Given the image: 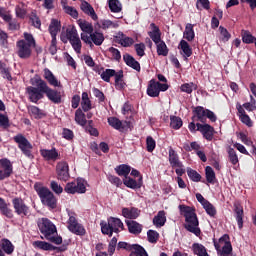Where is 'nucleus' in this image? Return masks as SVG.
Listing matches in <instances>:
<instances>
[{
  "instance_id": "nucleus-47",
  "label": "nucleus",
  "mask_w": 256,
  "mask_h": 256,
  "mask_svg": "<svg viewBox=\"0 0 256 256\" xmlns=\"http://www.w3.org/2000/svg\"><path fill=\"white\" fill-rule=\"evenodd\" d=\"M61 29V22L59 20L53 19L49 26V33L51 37H57V33Z\"/></svg>"
},
{
  "instance_id": "nucleus-29",
  "label": "nucleus",
  "mask_w": 256,
  "mask_h": 256,
  "mask_svg": "<svg viewBox=\"0 0 256 256\" xmlns=\"http://www.w3.org/2000/svg\"><path fill=\"white\" fill-rule=\"evenodd\" d=\"M2 19L5 23H8L9 31H18V29H20V25L17 23V20L13 19V16L10 13L2 15Z\"/></svg>"
},
{
  "instance_id": "nucleus-28",
  "label": "nucleus",
  "mask_w": 256,
  "mask_h": 256,
  "mask_svg": "<svg viewBox=\"0 0 256 256\" xmlns=\"http://www.w3.org/2000/svg\"><path fill=\"white\" fill-rule=\"evenodd\" d=\"M122 215L125 219H137L141 215V210L135 207L123 208Z\"/></svg>"
},
{
  "instance_id": "nucleus-63",
  "label": "nucleus",
  "mask_w": 256,
  "mask_h": 256,
  "mask_svg": "<svg viewBox=\"0 0 256 256\" xmlns=\"http://www.w3.org/2000/svg\"><path fill=\"white\" fill-rule=\"evenodd\" d=\"M67 39L70 43L79 39V33H77V29L72 28L71 30H67Z\"/></svg>"
},
{
  "instance_id": "nucleus-14",
  "label": "nucleus",
  "mask_w": 256,
  "mask_h": 256,
  "mask_svg": "<svg viewBox=\"0 0 256 256\" xmlns=\"http://www.w3.org/2000/svg\"><path fill=\"white\" fill-rule=\"evenodd\" d=\"M56 175L59 181H69V164L66 161H60L56 165Z\"/></svg>"
},
{
  "instance_id": "nucleus-6",
  "label": "nucleus",
  "mask_w": 256,
  "mask_h": 256,
  "mask_svg": "<svg viewBox=\"0 0 256 256\" xmlns=\"http://www.w3.org/2000/svg\"><path fill=\"white\" fill-rule=\"evenodd\" d=\"M100 227L103 235H108V237H113V233H120V231H125V225H123L121 219L115 217L108 218V223L101 222Z\"/></svg>"
},
{
  "instance_id": "nucleus-3",
  "label": "nucleus",
  "mask_w": 256,
  "mask_h": 256,
  "mask_svg": "<svg viewBox=\"0 0 256 256\" xmlns=\"http://www.w3.org/2000/svg\"><path fill=\"white\" fill-rule=\"evenodd\" d=\"M37 226L42 235H44L47 241L55 243V245H61L63 243V238L57 235V226L48 218H39L37 221Z\"/></svg>"
},
{
  "instance_id": "nucleus-19",
  "label": "nucleus",
  "mask_w": 256,
  "mask_h": 256,
  "mask_svg": "<svg viewBox=\"0 0 256 256\" xmlns=\"http://www.w3.org/2000/svg\"><path fill=\"white\" fill-rule=\"evenodd\" d=\"M80 9L85 15L91 17L93 21H97V19H99L97 13L95 12V9L93 8V6H91V4H89V2L82 0L80 4Z\"/></svg>"
},
{
  "instance_id": "nucleus-11",
  "label": "nucleus",
  "mask_w": 256,
  "mask_h": 256,
  "mask_svg": "<svg viewBox=\"0 0 256 256\" xmlns=\"http://www.w3.org/2000/svg\"><path fill=\"white\" fill-rule=\"evenodd\" d=\"M167 89H169V84H163L157 82L155 79H151L148 83L146 93L148 97H159L161 91L165 92Z\"/></svg>"
},
{
  "instance_id": "nucleus-40",
  "label": "nucleus",
  "mask_w": 256,
  "mask_h": 256,
  "mask_svg": "<svg viewBox=\"0 0 256 256\" xmlns=\"http://www.w3.org/2000/svg\"><path fill=\"white\" fill-rule=\"evenodd\" d=\"M194 255L197 256H209V253H207V248L203 246V244L194 243L191 247Z\"/></svg>"
},
{
  "instance_id": "nucleus-9",
  "label": "nucleus",
  "mask_w": 256,
  "mask_h": 256,
  "mask_svg": "<svg viewBox=\"0 0 256 256\" xmlns=\"http://www.w3.org/2000/svg\"><path fill=\"white\" fill-rule=\"evenodd\" d=\"M193 113L194 117H196L197 121H200V123H206L207 119H209L212 123L217 121V115H215V112L205 109L203 106L195 107Z\"/></svg>"
},
{
  "instance_id": "nucleus-25",
  "label": "nucleus",
  "mask_w": 256,
  "mask_h": 256,
  "mask_svg": "<svg viewBox=\"0 0 256 256\" xmlns=\"http://www.w3.org/2000/svg\"><path fill=\"white\" fill-rule=\"evenodd\" d=\"M115 39H116V43H119V45H121L122 47H131V45L135 43V40L133 38L128 37L122 32L118 33Z\"/></svg>"
},
{
  "instance_id": "nucleus-24",
  "label": "nucleus",
  "mask_w": 256,
  "mask_h": 256,
  "mask_svg": "<svg viewBox=\"0 0 256 256\" xmlns=\"http://www.w3.org/2000/svg\"><path fill=\"white\" fill-rule=\"evenodd\" d=\"M123 183L129 189H141L143 187V177L140 176L138 181L131 177H126Z\"/></svg>"
},
{
  "instance_id": "nucleus-57",
  "label": "nucleus",
  "mask_w": 256,
  "mask_h": 256,
  "mask_svg": "<svg viewBox=\"0 0 256 256\" xmlns=\"http://www.w3.org/2000/svg\"><path fill=\"white\" fill-rule=\"evenodd\" d=\"M203 208L205 209L207 215H209L210 217H215V215H217V209H215V206H213L211 202H206L203 205Z\"/></svg>"
},
{
  "instance_id": "nucleus-34",
  "label": "nucleus",
  "mask_w": 256,
  "mask_h": 256,
  "mask_svg": "<svg viewBox=\"0 0 256 256\" xmlns=\"http://www.w3.org/2000/svg\"><path fill=\"white\" fill-rule=\"evenodd\" d=\"M128 249L131 251L130 256H149L145 248L139 244H133Z\"/></svg>"
},
{
  "instance_id": "nucleus-64",
  "label": "nucleus",
  "mask_w": 256,
  "mask_h": 256,
  "mask_svg": "<svg viewBox=\"0 0 256 256\" xmlns=\"http://www.w3.org/2000/svg\"><path fill=\"white\" fill-rule=\"evenodd\" d=\"M50 188L56 195H61V193H63V188L57 181H51Z\"/></svg>"
},
{
  "instance_id": "nucleus-1",
  "label": "nucleus",
  "mask_w": 256,
  "mask_h": 256,
  "mask_svg": "<svg viewBox=\"0 0 256 256\" xmlns=\"http://www.w3.org/2000/svg\"><path fill=\"white\" fill-rule=\"evenodd\" d=\"M31 85L26 88V93L31 103H39L46 95L47 99L55 105H61L63 103V95L61 92L49 87L45 80L36 76L30 80Z\"/></svg>"
},
{
  "instance_id": "nucleus-55",
  "label": "nucleus",
  "mask_w": 256,
  "mask_h": 256,
  "mask_svg": "<svg viewBox=\"0 0 256 256\" xmlns=\"http://www.w3.org/2000/svg\"><path fill=\"white\" fill-rule=\"evenodd\" d=\"M242 41L243 43H246L247 45H251V43H255L256 38L252 35L249 31H243L242 33Z\"/></svg>"
},
{
  "instance_id": "nucleus-36",
  "label": "nucleus",
  "mask_w": 256,
  "mask_h": 256,
  "mask_svg": "<svg viewBox=\"0 0 256 256\" xmlns=\"http://www.w3.org/2000/svg\"><path fill=\"white\" fill-rule=\"evenodd\" d=\"M61 4L63 11L64 13H66V15H69L70 17H72V19H79V12L77 11V9H75V7L67 5V2H62Z\"/></svg>"
},
{
  "instance_id": "nucleus-43",
  "label": "nucleus",
  "mask_w": 256,
  "mask_h": 256,
  "mask_svg": "<svg viewBox=\"0 0 256 256\" xmlns=\"http://www.w3.org/2000/svg\"><path fill=\"white\" fill-rule=\"evenodd\" d=\"M75 122L81 127H85V125H87V118H85V113H83L81 108H78L75 111Z\"/></svg>"
},
{
  "instance_id": "nucleus-5",
  "label": "nucleus",
  "mask_w": 256,
  "mask_h": 256,
  "mask_svg": "<svg viewBox=\"0 0 256 256\" xmlns=\"http://www.w3.org/2000/svg\"><path fill=\"white\" fill-rule=\"evenodd\" d=\"M24 39L17 41L16 47L18 49L17 55L20 59H29L31 57V47H36L35 38L33 34L24 32Z\"/></svg>"
},
{
  "instance_id": "nucleus-49",
  "label": "nucleus",
  "mask_w": 256,
  "mask_h": 256,
  "mask_svg": "<svg viewBox=\"0 0 256 256\" xmlns=\"http://www.w3.org/2000/svg\"><path fill=\"white\" fill-rule=\"evenodd\" d=\"M109 9L112 13H121L123 6L119 0H109Z\"/></svg>"
},
{
  "instance_id": "nucleus-42",
  "label": "nucleus",
  "mask_w": 256,
  "mask_h": 256,
  "mask_svg": "<svg viewBox=\"0 0 256 256\" xmlns=\"http://www.w3.org/2000/svg\"><path fill=\"white\" fill-rule=\"evenodd\" d=\"M115 87L118 91H121L127 87V84L123 80V70L118 71L115 76Z\"/></svg>"
},
{
  "instance_id": "nucleus-27",
  "label": "nucleus",
  "mask_w": 256,
  "mask_h": 256,
  "mask_svg": "<svg viewBox=\"0 0 256 256\" xmlns=\"http://www.w3.org/2000/svg\"><path fill=\"white\" fill-rule=\"evenodd\" d=\"M178 49H181L182 51V55L185 59V61H187V59H189V57H191V55H193V49L191 48V46L189 45V43L185 40H181L179 45H178Z\"/></svg>"
},
{
  "instance_id": "nucleus-15",
  "label": "nucleus",
  "mask_w": 256,
  "mask_h": 256,
  "mask_svg": "<svg viewBox=\"0 0 256 256\" xmlns=\"http://www.w3.org/2000/svg\"><path fill=\"white\" fill-rule=\"evenodd\" d=\"M197 131L202 134V137L206 139V141H211L213 137H215V128L207 123L204 124L197 123Z\"/></svg>"
},
{
  "instance_id": "nucleus-22",
  "label": "nucleus",
  "mask_w": 256,
  "mask_h": 256,
  "mask_svg": "<svg viewBox=\"0 0 256 256\" xmlns=\"http://www.w3.org/2000/svg\"><path fill=\"white\" fill-rule=\"evenodd\" d=\"M40 155L46 161H57V159H59V152H57V149H55V148H52L50 150L42 149V150H40Z\"/></svg>"
},
{
  "instance_id": "nucleus-23",
  "label": "nucleus",
  "mask_w": 256,
  "mask_h": 256,
  "mask_svg": "<svg viewBox=\"0 0 256 256\" xmlns=\"http://www.w3.org/2000/svg\"><path fill=\"white\" fill-rule=\"evenodd\" d=\"M243 206L239 203L234 204V217L237 221L238 228L243 229V217H244Z\"/></svg>"
},
{
  "instance_id": "nucleus-10",
  "label": "nucleus",
  "mask_w": 256,
  "mask_h": 256,
  "mask_svg": "<svg viewBox=\"0 0 256 256\" xmlns=\"http://www.w3.org/2000/svg\"><path fill=\"white\" fill-rule=\"evenodd\" d=\"M68 215H69V219L67 221V225H68L67 229L70 231V233L83 237V235L87 233V231L85 230V226H83V224L77 221V217H75V213L71 212Z\"/></svg>"
},
{
  "instance_id": "nucleus-7",
  "label": "nucleus",
  "mask_w": 256,
  "mask_h": 256,
  "mask_svg": "<svg viewBox=\"0 0 256 256\" xmlns=\"http://www.w3.org/2000/svg\"><path fill=\"white\" fill-rule=\"evenodd\" d=\"M80 37L83 43L89 45V47H93V45H96V47H101V45L105 43V34L99 30H94L89 35L86 33H81Z\"/></svg>"
},
{
  "instance_id": "nucleus-45",
  "label": "nucleus",
  "mask_w": 256,
  "mask_h": 256,
  "mask_svg": "<svg viewBox=\"0 0 256 256\" xmlns=\"http://www.w3.org/2000/svg\"><path fill=\"white\" fill-rule=\"evenodd\" d=\"M117 71L115 69H105L101 73L100 77L105 83H111V77H116Z\"/></svg>"
},
{
  "instance_id": "nucleus-8",
  "label": "nucleus",
  "mask_w": 256,
  "mask_h": 256,
  "mask_svg": "<svg viewBox=\"0 0 256 256\" xmlns=\"http://www.w3.org/2000/svg\"><path fill=\"white\" fill-rule=\"evenodd\" d=\"M13 139L25 157L28 159H35V156L33 155V144H31V142H29V140L23 134H17L13 137Z\"/></svg>"
},
{
  "instance_id": "nucleus-16",
  "label": "nucleus",
  "mask_w": 256,
  "mask_h": 256,
  "mask_svg": "<svg viewBox=\"0 0 256 256\" xmlns=\"http://www.w3.org/2000/svg\"><path fill=\"white\" fill-rule=\"evenodd\" d=\"M0 165V181H3L13 174V164H11L9 159L4 158L0 160Z\"/></svg>"
},
{
  "instance_id": "nucleus-61",
  "label": "nucleus",
  "mask_w": 256,
  "mask_h": 256,
  "mask_svg": "<svg viewBox=\"0 0 256 256\" xmlns=\"http://www.w3.org/2000/svg\"><path fill=\"white\" fill-rule=\"evenodd\" d=\"M147 239L149 243H157V241H159V232L155 230H148Z\"/></svg>"
},
{
  "instance_id": "nucleus-58",
  "label": "nucleus",
  "mask_w": 256,
  "mask_h": 256,
  "mask_svg": "<svg viewBox=\"0 0 256 256\" xmlns=\"http://www.w3.org/2000/svg\"><path fill=\"white\" fill-rule=\"evenodd\" d=\"M15 13L16 17H19V19H25V16L27 15V9L25 8V5H17L15 8Z\"/></svg>"
},
{
  "instance_id": "nucleus-4",
  "label": "nucleus",
  "mask_w": 256,
  "mask_h": 256,
  "mask_svg": "<svg viewBox=\"0 0 256 256\" xmlns=\"http://www.w3.org/2000/svg\"><path fill=\"white\" fill-rule=\"evenodd\" d=\"M34 190L40 198L42 205H45L48 209H57V197H55V194H53L49 188L43 186V184L39 182H36L34 184Z\"/></svg>"
},
{
  "instance_id": "nucleus-50",
  "label": "nucleus",
  "mask_w": 256,
  "mask_h": 256,
  "mask_svg": "<svg viewBox=\"0 0 256 256\" xmlns=\"http://www.w3.org/2000/svg\"><path fill=\"white\" fill-rule=\"evenodd\" d=\"M184 39L193 41L195 39V30H193V24H187L184 31Z\"/></svg>"
},
{
  "instance_id": "nucleus-26",
  "label": "nucleus",
  "mask_w": 256,
  "mask_h": 256,
  "mask_svg": "<svg viewBox=\"0 0 256 256\" xmlns=\"http://www.w3.org/2000/svg\"><path fill=\"white\" fill-rule=\"evenodd\" d=\"M123 59L128 67H131L134 71H141V64H139V61L135 60L133 56L130 54H124Z\"/></svg>"
},
{
  "instance_id": "nucleus-46",
  "label": "nucleus",
  "mask_w": 256,
  "mask_h": 256,
  "mask_svg": "<svg viewBox=\"0 0 256 256\" xmlns=\"http://www.w3.org/2000/svg\"><path fill=\"white\" fill-rule=\"evenodd\" d=\"M205 177H206L207 183H210L211 185H215V181L217 177L215 176V171L211 166H206Z\"/></svg>"
},
{
  "instance_id": "nucleus-13",
  "label": "nucleus",
  "mask_w": 256,
  "mask_h": 256,
  "mask_svg": "<svg viewBox=\"0 0 256 256\" xmlns=\"http://www.w3.org/2000/svg\"><path fill=\"white\" fill-rule=\"evenodd\" d=\"M12 205L14 208V213L19 215V217H29L31 211L29 210V206L25 204V200L20 197H15L12 200Z\"/></svg>"
},
{
  "instance_id": "nucleus-54",
  "label": "nucleus",
  "mask_w": 256,
  "mask_h": 256,
  "mask_svg": "<svg viewBox=\"0 0 256 256\" xmlns=\"http://www.w3.org/2000/svg\"><path fill=\"white\" fill-rule=\"evenodd\" d=\"M228 160L232 165H237L239 163V156H237L235 149H228Z\"/></svg>"
},
{
  "instance_id": "nucleus-37",
  "label": "nucleus",
  "mask_w": 256,
  "mask_h": 256,
  "mask_svg": "<svg viewBox=\"0 0 256 256\" xmlns=\"http://www.w3.org/2000/svg\"><path fill=\"white\" fill-rule=\"evenodd\" d=\"M156 45V51L157 55L162 57H167L169 55V48L167 47V44L165 41L160 40L158 43H155Z\"/></svg>"
},
{
  "instance_id": "nucleus-33",
  "label": "nucleus",
  "mask_w": 256,
  "mask_h": 256,
  "mask_svg": "<svg viewBox=\"0 0 256 256\" xmlns=\"http://www.w3.org/2000/svg\"><path fill=\"white\" fill-rule=\"evenodd\" d=\"M169 163L171 167H183V163L179 161V155L173 148H169Z\"/></svg>"
},
{
  "instance_id": "nucleus-18",
  "label": "nucleus",
  "mask_w": 256,
  "mask_h": 256,
  "mask_svg": "<svg viewBox=\"0 0 256 256\" xmlns=\"http://www.w3.org/2000/svg\"><path fill=\"white\" fill-rule=\"evenodd\" d=\"M94 27L95 29H102L103 31H107V29H117L119 27V23L109 19H102L95 23Z\"/></svg>"
},
{
  "instance_id": "nucleus-30",
  "label": "nucleus",
  "mask_w": 256,
  "mask_h": 256,
  "mask_svg": "<svg viewBox=\"0 0 256 256\" xmlns=\"http://www.w3.org/2000/svg\"><path fill=\"white\" fill-rule=\"evenodd\" d=\"M150 27L152 31L148 32V35L153 43H158L161 41V30L159 29V26H156L155 23H151Z\"/></svg>"
},
{
  "instance_id": "nucleus-39",
  "label": "nucleus",
  "mask_w": 256,
  "mask_h": 256,
  "mask_svg": "<svg viewBox=\"0 0 256 256\" xmlns=\"http://www.w3.org/2000/svg\"><path fill=\"white\" fill-rule=\"evenodd\" d=\"M0 212L8 219H13V210L7 207V202L3 198H0Z\"/></svg>"
},
{
  "instance_id": "nucleus-12",
  "label": "nucleus",
  "mask_w": 256,
  "mask_h": 256,
  "mask_svg": "<svg viewBox=\"0 0 256 256\" xmlns=\"http://www.w3.org/2000/svg\"><path fill=\"white\" fill-rule=\"evenodd\" d=\"M65 193L75 195V193H86L87 187L85 186L84 179H77V181L68 182L64 188Z\"/></svg>"
},
{
  "instance_id": "nucleus-17",
  "label": "nucleus",
  "mask_w": 256,
  "mask_h": 256,
  "mask_svg": "<svg viewBox=\"0 0 256 256\" xmlns=\"http://www.w3.org/2000/svg\"><path fill=\"white\" fill-rule=\"evenodd\" d=\"M219 243H224L222 250H220L221 256H229L233 253V246L231 245V241H229V236L227 234L220 237Z\"/></svg>"
},
{
  "instance_id": "nucleus-44",
  "label": "nucleus",
  "mask_w": 256,
  "mask_h": 256,
  "mask_svg": "<svg viewBox=\"0 0 256 256\" xmlns=\"http://www.w3.org/2000/svg\"><path fill=\"white\" fill-rule=\"evenodd\" d=\"M81 107L85 113L92 109L91 100L89 99V94L87 92L82 93Z\"/></svg>"
},
{
  "instance_id": "nucleus-52",
  "label": "nucleus",
  "mask_w": 256,
  "mask_h": 256,
  "mask_svg": "<svg viewBox=\"0 0 256 256\" xmlns=\"http://www.w3.org/2000/svg\"><path fill=\"white\" fill-rule=\"evenodd\" d=\"M170 127L172 129H181L183 127V120L179 116H171L170 117Z\"/></svg>"
},
{
  "instance_id": "nucleus-60",
  "label": "nucleus",
  "mask_w": 256,
  "mask_h": 256,
  "mask_svg": "<svg viewBox=\"0 0 256 256\" xmlns=\"http://www.w3.org/2000/svg\"><path fill=\"white\" fill-rule=\"evenodd\" d=\"M157 146V143L155 142V139L153 137L148 136L146 138V149L148 153H153L155 151V147Z\"/></svg>"
},
{
  "instance_id": "nucleus-31",
  "label": "nucleus",
  "mask_w": 256,
  "mask_h": 256,
  "mask_svg": "<svg viewBox=\"0 0 256 256\" xmlns=\"http://www.w3.org/2000/svg\"><path fill=\"white\" fill-rule=\"evenodd\" d=\"M77 23L82 33H85L86 35H89L95 31V29L93 28V24L87 20L79 19L77 20Z\"/></svg>"
},
{
  "instance_id": "nucleus-20",
  "label": "nucleus",
  "mask_w": 256,
  "mask_h": 256,
  "mask_svg": "<svg viewBox=\"0 0 256 256\" xmlns=\"http://www.w3.org/2000/svg\"><path fill=\"white\" fill-rule=\"evenodd\" d=\"M43 77L51 87H61V81L55 77V74L49 68L44 69Z\"/></svg>"
},
{
  "instance_id": "nucleus-32",
  "label": "nucleus",
  "mask_w": 256,
  "mask_h": 256,
  "mask_svg": "<svg viewBox=\"0 0 256 256\" xmlns=\"http://www.w3.org/2000/svg\"><path fill=\"white\" fill-rule=\"evenodd\" d=\"M0 247H1L0 249H2V252L6 253V255H13V251H15V246L7 238H3L1 240Z\"/></svg>"
},
{
  "instance_id": "nucleus-56",
  "label": "nucleus",
  "mask_w": 256,
  "mask_h": 256,
  "mask_svg": "<svg viewBox=\"0 0 256 256\" xmlns=\"http://www.w3.org/2000/svg\"><path fill=\"white\" fill-rule=\"evenodd\" d=\"M108 124L113 129H116V131H121V125L122 124H121V120H119V118H117V117H109L108 118Z\"/></svg>"
},
{
  "instance_id": "nucleus-62",
  "label": "nucleus",
  "mask_w": 256,
  "mask_h": 256,
  "mask_svg": "<svg viewBox=\"0 0 256 256\" xmlns=\"http://www.w3.org/2000/svg\"><path fill=\"white\" fill-rule=\"evenodd\" d=\"M201 7L202 9L209 11V9H211V3L209 2V0H197L196 8L198 9V11H201Z\"/></svg>"
},
{
  "instance_id": "nucleus-2",
  "label": "nucleus",
  "mask_w": 256,
  "mask_h": 256,
  "mask_svg": "<svg viewBox=\"0 0 256 256\" xmlns=\"http://www.w3.org/2000/svg\"><path fill=\"white\" fill-rule=\"evenodd\" d=\"M180 214L185 217L184 228L189 233H193L196 237L201 235V228H199V218H197V213H195V208L181 204L178 206Z\"/></svg>"
},
{
  "instance_id": "nucleus-35",
  "label": "nucleus",
  "mask_w": 256,
  "mask_h": 256,
  "mask_svg": "<svg viewBox=\"0 0 256 256\" xmlns=\"http://www.w3.org/2000/svg\"><path fill=\"white\" fill-rule=\"evenodd\" d=\"M115 171L119 177H125V179H127L131 173V166L127 164H120L115 167Z\"/></svg>"
},
{
  "instance_id": "nucleus-41",
  "label": "nucleus",
  "mask_w": 256,
  "mask_h": 256,
  "mask_svg": "<svg viewBox=\"0 0 256 256\" xmlns=\"http://www.w3.org/2000/svg\"><path fill=\"white\" fill-rule=\"evenodd\" d=\"M28 111L31 115V117H34V119H43V117H46L47 114H45V112L41 109H39V107L37 106H30L28 108Z\"/></svg>"
},
{
  "instance_id": "nucleus-53",
  "label": "nucleus",
  "mask_w": 256,
  "mask_h": 256,
  "mask_svg": "<svg viewBox=\"0 0 256 256\" xmlns=\"http://www.w3.org/2000/svg\"><path fill=\"white\" fill-rule=\"evenodd\" d=\"M187 175L194 183H199V181H201V174H199L197 170L187 168Z\"/></svg>"
},
{
  "instance_id": "nucleus-38",
  "label": "nucleus",
  "mask_w": 256,
  "mask_h": 256,
  "mask_svg": "<svg viewBox=\"0 0 256 256\" xmlns=\"http://www.w3.org/2000/svg\"><path fill=\"white\" fill-rule=\"evenodd\" d=\"M167 222V217L165 216V211H159L157 215L153 218V223L155 227H163Z\"/></svg>"
},
{
  "instance_id": "nucleus-51",
  "label": "nucleus",
  "mask_w": 256,
  "mask_h": 256,
  "mask_svg": "<svg viewBox=\"0 0 256 256\" xmlns=\"http://www.w3.org/2000/svg\"><path fill=\"white\" fill-rule=\"evenodd\" d=\"M34 245L38 247V249H42V251H55V246H53L49 242L45 241H36L34 242Z\"/></svg>"
},
{
  "instance_id": "nucleus-21",
  "label": "nucleus",
  "mask_w": 256,
  "mask_h": 256,
  "mask_svg": "<svg viewBox=\"0 0 256 256\" xmlns=\"http://www.w3.org/2000/svg\"><path fill=\"white\" fill-rule=\"evenodd\" d=\"M125 223L128 227L129 233L132 235H140L141 231H143V225L134 220H125Z\"/></svg>"
},
{
  "instance_id": "nucleus-59",
  "label": "nucleus",
  "mask_w": 256,
  "mask_h": 256,
  "mask_svg": "<svg viewBox=\"0 0 256 256\" xmlns=\"http://www.w3.org/2000/svg\"><path fill=\"white\" fill-rule=\"evenodd\" d=\"M0 45L4 49H7V47H9V35L3 30H0Z\"/></svg>"
},
{
  "instance_id": "nucleus-48",
  "label": "nucleus",
  "mask_w": 256,
  "mask_h": 256,
  "mask_svg": "<svg viewBox=\"0 0 256 256\" xmlns=\"http://www.w3.org/2000/svg\"><path fill=\"white\" fill-rule=\"evenodd\" d=\"M180 90L182 93H187L188 95H191L193 91H197V84L190 82V83H184L181 85Z\"/></svg>"
}]
</instances>
